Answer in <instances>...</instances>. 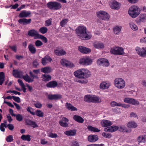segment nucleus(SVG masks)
<instances>
[{
  "instance_id": "1",
  "label": "nucleus",
  "mask_w": 146,
  "mask_h": 146,
  "mask_svg": "<svg viewBox=\"0 0 146 146\" xmlns=\"http://www.w3.org/2000/svg\"><path fill=\"white\" fill-rule=\"evenodd\" d=\"M86 28L84 26H80L76 30V34L79 38L83 40H88L92 37L90 33L87 32Z\"/></svg>"
},
{
  "instance_id": "2",
  "label": "nucleus",
  "mask_w": 146,
  "mask_h": 146,
  "mask_svg": "<svg viewBox=\"0 0 146 146\" xmlns=\"http://www.w3.org/2000/svg\"><path fill=\"white\" fill-rule=\"evenodd\" d=\"M75 77L79 79H86L90 76L91 74L90 71L84 68L78 70L74 72Z\"/></svg>"
},
{
  "instance_id": "3",
  "label": "nucleus",
  "mask_w": 146,
  "mask_h": 146,
  "mask_svg": "<svg viewBox=\"0 0 146 146\" xmlns=\"http://www.w3.org/2000/svg\"><path fill=\"white\" fill-rule=\"evenodd\" d=\"M84 100L87 102L98 103L101 102L100 98L96 96L86 95L85 96Z\"/></svg>"
},
{
  "instance_id": "4",
  "label": "nucleus",
  "mask_w": 146,
  "mask_h": 146,
  "mask_svg": "<svg viewBox=\"0 0 146 146\" xmlns=\"http://www.w3.org/2000/svg\"><path fill=\"white\" fill-rule=\"evenodd\" d=\"M128 12L131 17L135 18L138 16L140 14V10L137 6L133 5L129 8Z\"/></svg>"
},
{
  "instance_id": "5",
  "label": "nucleus",
  "mask_w": 146,
  "mask_h": 146,
  "mask_svg": "<svg viewBox=\"0 0 146 146\" xmlns=\"http://www.w3.org/2000/svg\"><path fill=\"white\" fill-rule=\"evenodd\" d=\"M47 7L50 9L54 10H60L62 7L60 3L56 1H50L46 4Z\"/></svg>"
},
{
  "instance_id": "6",
  "label": "nucleus",
  "mask_w": 146,
  "mask_h": 146,
  "mask_svg": "<svg viewBox=\"0 0 146 146\" xmlns=\"http://www.w3.org/2000/svg\"><path fill=\"white\" fill-rule=\"evenodd\" d=\"M110 52L111 54L116 55H122L125 54L123 48L122 47L119 46H115L111 48Z\"/></svg>"
},
{
  "instance_id": "7",
  "label": "nucleus",
  "mask_w": 146,
  "mask_h": 146,
  "mask_svg": "<svg viewBox=\"0 0 146 146\" xmlns=\"http://www.w3.org/2000/svg\"><path fill=\"white\" fill-rule=\"evenodd\" d=\"M114 85L119 89H123L125 86V82L122 78H117L114 80Z\"/></svg>"
},
{
  "instance_id": "8",
  "label": "nucleus",
  "mask_w": 146,
  "mask_h": 146,
  "mask_svg": "<svg viewBox=\"0 0 146 146\" xmlns=\"http://www.w3.org/2000/svg\"><path fill=\"white\" fill-rule=\"evenodd\" d=\"M92 60L88 57H84L79 60V63L82 65L88 66L92 64Z\"/></svg>"
},
{
  "instance_id": "9",
  "label": "nucleus",
  "mask_w": 146,
  "mask_h": 146,
  "mask_svg": "<svg viewBox=\"0 0 146 146\" xmlns=\"http://www.w3.org/2000/svg\"><path fill=\"white\" fill-rule=\"evenodd\" d=\"M97 17L99 19L105 20H108L109 19L110 16L107 13L104 11H100L97 12Z\"/></svg>"
},
{
  "instance_id": "10",
  "label": "nucleus",
  "mask_w": 146,
  "mask_h": 146,
  "mask_svg": "<svg viewBox=\"0 0 146 146\" xmlns=\"http://www.w3.org/2000/svg\"><path fill=\"white\" fill-rule=\"evenodd\" d=\"M135 50L138 54L140 56L143 57H146V48L143 47L142 48L137 47Z\"/></svg>"
},
{
  "instance_id": "11",
  "label": "nucleus",
  "mask_w": 146,
  "mask_h": 146,
  "mask_svg": "<svg viewBox=\"0 0 146 146\" xmlns=\"http://www.w3.org/2000/svg\"><path fill=\"white\" fill-rule=\"evenodd\" d=\"M124 102L127 103L137 106L139 104V102L136 100L132 98H126L123 99Z\"/></svg>"
},
{
  "instance_id": "12",
  "label": "nucleus",
  "mask_w": 146,
  "mask_h": 146,
  "mask_svg": "<svg viewBox=\"0 0 146 146\" xmlns=\"http://www.w3.org/2000/svg\"><path fill=\"white\" fill-rule=\"evenodd\" d=\"M97 64L98 65L107 67L109 65V63L108 60L105 58H100L97 60Z\"/></svg>"
},
{
  "instance_id": "13",
  "label": "nucleus",
  "mask_w": 146,
  "mask_h": 146,
  "mask_svg": "<svg viewBox=\"0 0 146 146\" xmlns=\"http://www.w3.org/2000/svg\"><path fill=\"white\" fill-rule=\"evenodd\" d=\"M78 49L80 52L83 54H87L91 52V50L90 48L82 46H79Z\"/></svg>"
},
{
  "instance_id": "14",
  "label": "nucleus",
  "mask_w": 146,
  "mask_h": 146,
  "mask_svg": "<svg viewBox=\"0 0 146 146\" xmlns=\"http://www.w3.org/2000/svg\"><path fill=\"white\" fill-rule=\"evenodd\" d=\"M61 64L63 66L66 67L72 68L74 66V65L73 63H70L68 61L64 59H62L60 60Z\"/></svg>"
},
{
  "instance_id": "15",
  "label": "nucleus",
  "mask_w": 146,
  "mask_h": 146,
  "mask_svg": "<svg viewBox=\"0 0 146 146\" xmlns=\"http://www.w3.org/2000/svg\"><path fill=\"white\" fill-rule=\"evenodd\" d=\"M13 76L15 78H23V72L21 71H18L15 70H13Z\"/></svg>"
},
{
  "instance_id": "16",
  "label": "nucleus",
  "mask_w": 146,
  "mask_h": 146,
  "mask_svg": "<svg viewBox=\"0 0 146 146\" xmlns=\"http://www.w3.org/2000/svg\"><path fill=\"white\" fill-rule=\"evenodd\" d=\"M69 121L68 119L65 117H63L62 119L60 120L59 123L60 125L63 127H66L68 126L67 123Z\"/></svg>"
},
{
  "instance_id": "17",
  "label": "nucleus",
  "mask_w": 146,
  "mask_h": 146,
  "mask_svg": "<svg viewBox=\"0 0 146 146\" xmlns=\"http://www.w3.org/2000/svg\"><path fill=\"white\" fill-rule=\"evenodd\" d=\"M118 129V127L117 126L112 125L107 127L104 129V131L109 132H113L117 131Z\"/></svg>"
},
{
  "instance_id": "18",
  "label": "nucleus",
  "mask_w": 146,
  "mask_h": 146,
  "mask_svg": "<svg viewBox=\"0 0 146 146\" xmlns=\"http://www.w3.org/2000/svg\"><path fill=\"white\" fill-rule=\"evenodd\" d=\"M101 125L103 127H107L111 125L112 124V122L108 120L103 119L101 122Z\"/></svg>"
},
{
  "instance_id": "19",
  "label": "nucleus",
  "mask_w": 146,
  "mask_h": 146,
  "mask_svg": "<svg viewBox=\"0 0 146 146\" xmlns=\"http://www.w3.org/2000/svg\"><path fill=\"white\" fill-rule=\"evenodd\" d=\"M28 35L31 37L35 36L37 38L39 35L37 31L34 29H32L28 31Z\"/></svg>"
},
{
  "instance_id": "20",
  "label": "nucleus",
  "mask_w": 146,
  "mask_h": 146,
  "mask_svg": "<svg viewBox=\"0 0 146 146\" xmlns=\"http://www.w3.org/2000/svg\"><path fill=\"white\" fill-rule=\"evenodd\" d=\"M31 14L30 11H27L25 10L21 11L19 15V17L20 18L26 17L29 16Z\"/></svg>"
},
{
  "instance_id": "21",
  "label": "nucleus",
  "mask_w": 146,
  "mask_h": 146,
  "mask_svg": "<svg viewBox=\"0 0 146 146\" xmlns=\"http://www.w3.org/2000/svg\"><path fill=\"white\" fill-rule=\"evenodd\" d=\"M31 21V19H27L26 18H23L19 19L18 22L20 24L25 25L30 24Z\"/></svg>"
},
{
  "instance_id": "22",
  "label": "nucleus",
  "mask_w": 146,
  "mask_h": 146,
  "mask_svg": "<svg viewBox=\"0 0 146 146\" xmlns=\"http://www.w3.org/2000/svg\"><path fill=\"white\" fill-rule=\"evenodd\" d=\"M62 98V96L60 94L48 95V98L50 100H57Z\"/></svg>"
},
{
  "instance_id": "23",
  "label": "nucleus",
  "mask_w": 146,
  "mask_h": 146,
  "mask_svg": "<svg viewBox=\"0 0 146 146\" xmlns=\"http://www.w3.org/2000/svg\"><path fill=\"white\" fill-rule=\"evenodd\" d=\"M98 139V137L96 135H89L88 138V140L90 142H95Z\"/></svg>"
},
{
  "instance_id": "24",
  "label": "nucleus",
  "mask_w": 146,
  "mask_h": 146,
  "mask_svg": "<svg viewBox=\"0 0 146 146\" xmlns=\"http://www.w3.org/2000/svg\"><path fill=\"white\" fill-rule=\"evenodd\" d=\"M58 86V83L55 81H52L46 84V86L48 88H54Z\"/></svg>"
},
{
  "instance_id": "25",
  "label": "nucleus",
  "mask_w": 146,
  "mask_h": 146,
  "mask_svg": "<svg viewBox=\"0 0 146 146\" xmlns=\"http://www.w3.org/2000/svg\"><path fill=\"white\" fill-rule=\"evenodd\" d=\"M65 106L68 110L71 111H77L78 110L76 107L72 106L71 104L68 102L66 103Z\"/></svg>"
},
{
  "instance_id": "26",
  "label": "nucleus",
  "mask_w": 146,
  "mask_h": 146,
  "mask_svg": "<svg viewBox=\"0 0 146 146\" xmlns=\"http://www.w3.org/2000/svg\"><path fill=\"white\" fill-rule=\"evenodd\" d=\"M120 7V4L115 1H113L111 3V7L113 9H118Z\"/></svg>"
},
{
  "instance_id": "27",
  "label": "nucleus",
  "mask_w": 146,
  "mask_h": 146,
  "mask_svg": "<svg viewBox=\"0 0 146 146\" xmlns=\"http://www.w3.org/2000/svg\"><path fill=\"white\" fill-rule=\"evenodd\" d=\"M52 59L48 56H46L45 57L42 58L41 59V63L44 65H46L47 63V62H51L52 61Z\"/></svg>"
},
{
  "instance_id": "28",
  "label": "nucleus",
  "mask_w": 146,
  "mask_h": 146,
  "mask_svg": "<svg viewBox=\"0 0 146 146\" xmlns=\"http://www.w3.org/2000/svg\"><path fill=\"white\" fill-rule=\"evenodd\" d=\"M93 45L95 48L98 49L102 48L104 47L103 43L98 41H96L94 44Z\"/></svg>"
},
{
  "instance_id": "29",
  "label": "nucleus",
  "mask_w": 146,
  "mask_h": 146,
  "mask_svg": "<svg viewBox=\"0 0 146 146\" xmlns=\"http://www.w3.org/2000/svg\"><path fill=\"white\" fill-rule=\"evenodd\" d=\"M122 27L121 26H115L113 28V30L115 34L119 35L121 31Z\"/></svg>"
},
{
  "instance_id": "30",
  "label": "nucleus",
  "mask_w": 146,
  "mask_h": 146,
  "mask_svg": "<svg viewBox=\"0 0 146 146\" xmlns=\"http://www.w3.org/2000/svg\"><path fill=\"white\" fill-rule=\"evenodd\" d=\"M54 53L58 56L64 55L66 53V51L62 49L59 50L57 49L54 50Z\"/></svg>"
},
{
  "instance_id": "31",
  "label": "nucleus",
  "mask_w": 146,
  "mask_h": 146,
  "mask_svg": "<svg viewBox=\"0 0 146 146\" xmlns=\"http://www.w3.org/2000/svg\"><path fill=\"white\" fill-rule=\"evenodd\" d=\"M64 134L68 136H74L76 135V131L74 129L66 131Z\"/></svg>"
},
{
  "instance_id": "32",
  "label": "nucleus",
  "mask_w": 146,
  "mask_h": 146,
  "mask_svg": "<svg viewBox=\"0 0 146 146\" xmlns=\"http://www.w3.org/2000/svg\"><path fill=\"white\" fill-rule=\"evenodd\" d=\"M73 119L79 123H83L84 121V119L82 117L76 115L74 116Z\"/></svg>"
},
{
  "instance_id": "33",
  "label": "nucleus",
  "mask_w": 146,
  "mask_h": 146,
  "mask_svg": "<svg viewBox=\"0 0 146 146\" xmlns=\"http://www.w3.org/2000/svg\"><path fill=\"white\" fill-rule=\"evenodd\" d=\"M23 78L26 82H27L28 83L32 82L34 81L33 79H32V78L28 75L27 74H26L25 75H24L23 76Z\"/></svg>"
},
{
  "instance_id": "34",
  "label": "nucleus",
  "mask_w": 146,
  "mask_h": 146,
  "mask_svg": "<svg viewBox=\"0 0 146 146\" xmlns=\"http://www.w3.org/2000/svg\"><path fill=\"white\" fill-rule=\"evenodd\" d=\"M110 85L105 82H102L100 85V88L102 89H108Z\"/></svg>"
},
{
  "instance_id": "35",
  "label": "nucleus",
  "mask_w": 146,
  "mask_h": 146,
  "mask_svg": "<svg viewBox=\"0 0 146 146\" xmlns=\"http://www.w3.org/2000/svg\"><path fill=\"white\" fill-rule=\"evenodd\" d=\"M28 48L32 54H34L36 53V48L32 44H30L28 46Z\"/></svg>"
},
{
  "instance_id": "36",
  "label": "nucleus",
  "mask_w": 146,
  "mask_h": 146,
  "mask_svg": "<svg viewBox=\"0 0 146 146\" xmlns=\"http://www.w3.org/2000/svg\"><path fill=\"white\" fill-rule=\"evenodd\" d=\"M42 80L44 82H46L50 80L51 78L50 75H46L43 74L42 75Z\"/></svg>"
},
{
  "instance_id": "37",
  "label": "nucleus",
  "mask_w": 146,
  "mask_h": 146,
  "mask_svg": "<svg viewBox=\"0 0 146 146\" xmlns=\"http://www.w3.org/2000/svg\"><path fill=\"white\" fill-rule=\"evenodd\" d=\"M31 136L29 134L27 135H23L21 137V138L23 141H31Z\"/></svg>"
},
{
  "instance_id": "38",
  "label": "nucleus",
  "mask_w": 146,
  "mask_h": 146,
  "mask_svg": "<svg viewBox=\"0 0 146 146\" xmlns=\"http://www.w3.org/2000/svg\"><path fill=\"white\" fill-rule=\"evenodd\" d=\"M41 72L44 73H48L50 72L51 69L49 67H45L42 68L41 69Z\"/></svg>"
},
{
  "instance_id": "39",
  "label": "nucleus",
  "mask_w": 146,
  "mask_h": 146,
  "mask_svg": "<svg viewBox=\"0 0 146 146\" xmlns=\"http://www.w3.org/2000/svg\"><path fill=\"white\" fill-rule=\"evenodd\" d=\"M118 130L121 132H125L126 133H129L130 132V131L128 130L126 127L124 126H120L119 127H118Z\"/></svg>"
},
{
  "instance_id": "40",
  "label": "nucleus",
  "mask_w": 146,
  "mask_h": 146,
  "mask_svg": "<svg viewBox=\"0 0 146 146\" xmlns=\"http://www.w3.org/2000/svg\"><path fill=\"white\" fill-rule=\"evenodd\" d=\"M5 74L3 72H0V85H2L5 81Z\"/></svg>"
},
{
  "instance_id": "41",
  "label": "nucleus",
  "mask_w": 146,
  "mask_h": 146,
  "mask_svg": "<svg viewBox=\"0 0 146 146\" xmlns=\"http://www.w3.org/2000/svg\"><path fill=\"white\" fill-rule=\"evenodd\" d=\"M138 18L140 22H145L146 21V14H141Z\"/></svg>"
},
{
  "instance_id": "42",
  "label": "nucleus",
  "mask_w": 146,
  "mask_h": 146,
  "mask_svg": "<svg viewBox=\"0 0 146 146\" xmlns=\"http://www.w3.org/2000/svg\"><path fill=\"white\" fill-rule=\"evenodd\" d=\"M87 128L89 131L94 132H99L100 131V130L98 129L97 128L90 125L88 126Z\"/></svg>"
},
{
  "instance_id": "43",
  "label": "nucleus",
  "mask_w": 146,
  "mask_h": 146,
  "mask_svg": "<svg viewBox=\"0 0 146 146\" xmlns=\"http://www.w3.org/2000/svg\"><path fill=\"white\" fill-rule=\"evenodd\" d=\"M127 126L129 128H135L137 126V124L134 121L130 122L127 124Z\"/></svg>"
},
{
  "instance_id": "44",
  "label": "nucleus",
  "mask_w": 146,
  "mask_h": 146,
  "mask_svg": "<svg viewBox=\"0 0 146 146\" xmlns=\"http://www.w3.org/2000/svg\"><path fill=\"white\" fill-rule=\"evenodd\" d=\"M34 113L35 114L33 115H36L39 117H43V113L40 110H37Z\"/></svg>"
},
{
  "instance_id": "45",
  "label": "nucleus",
  "mask_w": 146,
  "mask_h": 146,
  "mask_svg": "<svg viewBox=\"0 0 146 146\" xmlns=\"http://www.w3.org/2000/svg\"><path fill=\"white\" fill-rule=\"evenodd\" d=\"M68 21V20L67 19H64L60 23V25L62 27H64Z\"/></svg>"
},
{
  "instance_id": "46",
  "label": "nucleus",
  "mask_w": 146,
  "mask_h": 146,
  "mask_svg": "<svg viewBox=\"0 0 146 146\" xmlns=\"http://www.w3.org/2000/svg\"><path fill=\"white\" fill-rule=\"evenodd\" d=\"M129 25L131 29L133 31H136L137 30L138 28L137 26L132 22H130Z\"/></svg>"
},
{
  "instance_id": "47",
  "label": "nucleus",
  "mask_w": 146,
  "mask_h": 146,
  "mask_svg": "<svg viewBox=\"0 0 146 146\" xmlns=\"http://www.w3.org/2000/svg\"><path fill=\"white\" fill-rule=\"evenodd\" d=\"M48 31L47 28L45 27H42L40 28L39 30V31L42 34H44Z\"/></svg>"
},
{
  "instance_id": "48",
  "label": "nucleus",
  "mask_w": 146,
  "mask_h": 146,
  "mask_svg": "<svg viewBox=\"0 0 146 146\" xmlns=\"http://www.w3.org/2000/svg\"><path fill=\"white\" fill-rule=\"evenodd\" d=\"M15 117H16L17 120L19 121H21L23 119V117L21 114H16Z\"/></svg>"
},
{
  "instance_id": "49",
  "label": "nucleus",
  "mask_w": 146,
  "mask_h": 146,
  "mask_svg": "<svg viewBox=\"0 0 146 146\" xmlns=\"http://www.w3.org/2000/svg\"><path fill=\"white\" fill-rule=\"evenodd\" d=\"M34 104L35 106L38 108H40L42 106V104L39 102L37 101Z\"/></svg>"
},
{
  "instance_id": "50",
  "label": "nucleus",
  "mask_w": 146,
  "mask_h": 146,
  "mask_svg": "<svg viewBox=\"0 0 146 146\" xmlns=\"http://www.w3.org/2000/svg\"><path fill=\"white\" fill-rule=\"evenodd\" d=\"M37 38H41L42 40L45 43H47L48 41L47 38L45 37L40 34Z\"/></svg>"
},
{
  "instance_id": "51",
  "label": "nucleus",
  "mask_w": 146,
  "mask_h": 146,
  "mask_svg": "<svg viewBox=\"0 0 146 146\" xmlns=\"http://www.w3.org/2000/svg\"><path fill=\"white\" fill-rule=\"evenodd\" d=\"M13 140V136L10 135L7 136L6 138V141L7 142L10 143L12 142Z\"/></svg>"
},
{
  "instance_id": "52",
  "label": "nucleus",
  "mask_w": 146,
  "mask_h": 146,
  "mask_svg": "<svg viewBox=\"0 0 146 146\" xmlns=\"http://www.w3.org/2000/svg\"><path fill=\"white\" fill-rule=\"evenodd\" d=\"M43 44L42 42L40 40H37L35 42V45L37 47H38Z\"/></svg>"
},
{
  "instance_id": "53",
  "label": "nucleus",
  "mask_w": 146,
  "mask_h": 146,
  "mask_svg": "<svg viewBox=\"0 0 146 146\" xmlns=\"http://www.w3.org/2000/svg\"><path fill=\"white\" fill-rule=\"evenodd\" d=\"M48 135L49 137L52 138H56L58 137V135L56 133H53L52 132L49 133Z\"/></svg>"
},
{
  "instance_id": "54",
  "label": "nucleus",
  "mask_w": 146,
  "mask_h": 146,
  "mask_svg": "<svg viewBox=\"0 0 146 146\" xmlns=\"http://www.w3.org/2000/svg\"><path fill=\"white\" fill-rule=\"evenodd\" d=\"M137 141L139 142H144L145 141L144 137L142 136H139L137 139Z\"/></svg>"
},
{
  "instance_id": "55",
  "label": "nucleus",
  "mask_w": 146,
  "mask_h": 146,
  "mask_svg": "<svg viewBox=\"0 0 146 146\" xmlns=\"http://www.w3.org/2000/svg\"><path fill=\"white\" fill-rule=\"evenodd\" d=\"M110 105L112 107L119 106V103H117L115 101H112L110 103Z\"/></svg>"
},
{
  "instance_id": "56",
  "label": "nucleus",
  "mask_w": 146,
  "mask_h": 146,
  "mask_svg": "<svg viewBox=\"0 0 146 146\" xmlns=\"http://www.w3.org/2000/svg\"><path fill=\"white\" fill-rule=\"evenodd\" d=\"M52 24V21L50 19L47 20L45 21V25L46 26H49Z\"/></svg>"
},
{
  "instance_id": "57",
  "label": "nucleus",
  "mask_w": 146,
  "mask_h": 146,
  "mask_svg": "<svg viewBox=\"0 0 146 146\" xmlns=\"http://www.w3.org/2000/svg\"><path fill=\"white\" fill-rule=\"evenodd\" d=\"M102 135L105 137L109 138L111 137V135L110 134L107 133L106 134L105 132H103L102 133Z\"/></svg>"
},
{
  "instance_id": "58",
  "label": "nucleus",
  "mask_w": 146,
  "mask_h": 146,
  "mask_svg": "<svg viewBox=\"0 0 146 146\" xmlns=\"http://www.w3.org/2000/svg\"><path fill=\"white\" fill-rule=\"evenodd\" d=\"M31 110H33V109L31 107H28L27 108V111L29 113H30L31 114L33 115L35 114L34 112L32 111H31Z\"/></svg>"
},
{
  "instance_id": "59",
  "label": "nucleus",
  "mask_w": 146,
  "mask_h": 146,
  "mask_svg": "<svg viewBox=\"0 0 146 146\" xmlns=\"http://www.w3.org/2000/svg\"><path fill=\"white\" fill-rule=\"evenodd\" d=\"M13 100L15 102H18L20 103L21 102L20 99L19 97H16L15 96H13Z\"/></svg>"
},
{
  "instance_id": "60",
  "label": "nucleus",
  "mask_w": 146,
  "mask_h": 146,
  "mask_svg": "<svg viewBox=\"0 0 146 146\" xmlns=\"http://www.w3.org/2000/svg\"><path fill=\"white\" fill-rule=\"evenodd\" d=\"M71 146H80L79 143L75 141H73L71 142Z\"/></svg>"
},
{
  "instance_id": "61",
  "label": "nucleus",
  "mask_w": 146,
  "mask_h": 146,
  "mask_svg": "<svg viewBox=\"0 0 146 146\" xmlns=\"http://www.w3.org/2000/svg\"><path fill=\"white\" fill-rule=\"evenodd\" d=\"M33 67L35 68L37 67V66L38 65V63L36 60H35L33 62Z\"/></svg>"
},
{
  "instance_id": "62",
  "label": "nucleus",
  "mask_w": 146,
  "mask_h": 146,
  "mask_svg": "<svg viewBox=\"0 0 146 146\" xmlns=\"http://www.w3.org/2000/svg\"><path fill=\"white\" fill-rule=\"evenodd\" d=\"M119 106H121L124 108H128L130 107V105H127L125 104H122L119 103Z\"/></svg>"
},
{
  "instance_id": "63",
  "label": "nucleus",
  "mask_w": 146,
  "mask_h": 146,
  "mask_svg": "<svg viewBox=\"0 0 146 146\" xmlns=\"http://www.w3.org/2000/svg\"><path fill=\"white\" fill-rule=\"evenodd\" d=\"M130 117H136L138 119V117L137 115L134 112H131L130 114Z\"/></svg>"
},
{
  "instance_id": "64",
  "label": "nucleus",
  "mask_w": 146,
  "mask_h": 146,
  "mask_svg": "<svg viewBox=\"0 0 146 146\" xmlns=\"http://www.w3.org/2000/svg\"><path fill=\"white\" fill-rule=\"evenodd\" d=\"M0 129L3 132L5 131V129L4 128V123H1V124L0 125Z\"/></svg>"
}]
</instances>
